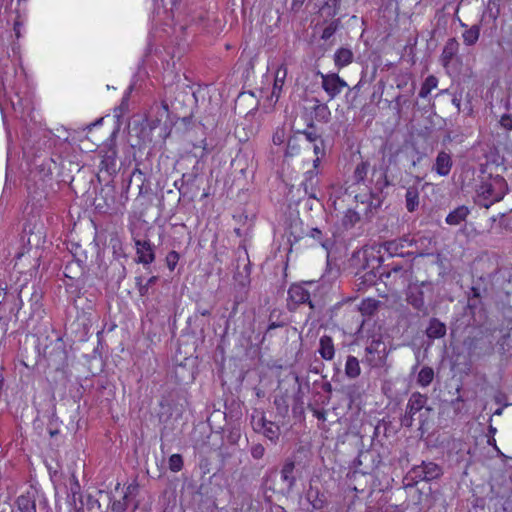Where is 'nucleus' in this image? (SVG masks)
Masks as SVG:
<instances>
[{"label": "nucleus", "mask_w": 512, "mask_h": 512, "mask_svg": "<svg viewBox=\"0 0 512 512\" xmlns=\"http://www.w3.org/2000/svg\"><path fill=\"white\" fill-rule=\"evenodd\" d=\"M431 238L405 234L397 239L385 241L383 247L390 256L424 257L430 255Z\"/></svg>", "instance_id": "f257e3e1"}, {"label": "nucleus", "mask_w": 512, "mask_h": 512, "mask_svg": "<svg viewBox=\"0 0 512 512\" xmlns=\"http://www.w3.org/2000/svg\"><path fill=\"white\" fill-rule=\"evenodd\" d=\"M508 191V185L504 177L500 175L485 176L476 187L478 204L489 208L492 204L499 202Z\"/></svg>", "instance_id": "f03ea898"}, {"label": "nucleus", "mask_w": 512, "mask_h": 512, "mask_svg": "<svg viewBox=\"0 0 512 512\" xmlns=\"http://www.w3.org/2000/svg\"><path fill=\"white\" fill-rule=\"evenodd\" d=\"M406 288V301L422 316L429 314L428 306L425 304V295L433 294V284L430 281L412 282L409 281Z\"/></svg>", "instance_id": "7ed1b4c3"}, {"label": "nucleus", "mask_w": 512, "mask_h": 512, "mask_svg": "<svg viewBox=\"0 0 512 512\" xmlns=\"http://www.w3.org/2000/svg\"><path fill=\"white\" fill-rule=\"evenodd\" d=\"M54 161L51 158H45L40 163L34 157V166H36V174L39 176V181H34V200L41 202L42 199L46 200L48 195L52 192L53 178L51 165Z\"/></svg>", "instance_id": "20e7f679"}, {"label": "nucleus", "mask_w": 512, "mask_h": 512, "mask_svg": "<svg viewBox=\"0 0 512 512\" xmlns=\"http://www.w3.org/2000/svg\"><path fill=\"white\" fill-rule=\"evenodd\" d=\"M463 345L470 357L491 355L494 351L490 335L483 330H479L475 334L467 336L463 341Z\"/></svg>", "instance_id": "39448f33"}, {"label": "nucleus", "mask_w": 512, "mask_h": 512, "mask_svg": "<svg viewBox=\"0 0 512 512\" xmlns=\"http://www.w3.org/2000/svg\"><path fill=\"white\" fill-rule=\"evenodd\" d=\"M14 374L19 377L23 385L29 386L32 381V368L29 365L28 351L20 348L14 365Z\"/></svg>", "instance_id": "423d86ee"}, {"label": "nucleus", "mask_w": 512, "mask_h": 512, "mask_svg": "<svg viewBox=\"0 0 512 512\" xmlns=\"http://www.w3.org/2000/svg\"><path fill=\"white\" fill-rule=\"evenodd\" d=\"M366 352V361L370 365H376V358L380 361L384 359L387 355V347L386 344L382 340L381 335H373L371 337L370 344L365 348Z\"/></svg>", "instance_id": "0eeeda50"}, {"label": "nucleus", "mask_w": 512, "mask_h": 512, "mask_svg": "<svg viewBox=\"0 0 512 512\" xmlns=\"http://www.w3.org/2000/svg\"><path fill=\"white\" fill-rule=\"evenodd\" d=\"M137 258L135 261L143 265H149L155 260V246L149 239L134 238Z\"/></svg>", "instance_id": "6e6552de"}, {"label": "nucleus", "mask_w": 512, "mask_h": 512, "mask_svg": "<svg viewBox=\"0 0 512 512\" xmlns=\"http://www.w3.org/2000/svg\"><path fill=\"white\" fill-rule=\"evenodd\" d=\"M322 88L328 94L330 99L335 98L343 88L347 87V83L339 77L338 74H322Z\"/></svg>", "instance_id": "1a4fd4ad"}, {"label": "nucleus", "mask_w": 512, "mask_h": 512, "mask_svg": "<svg viewBox=\"0 0 512 512\" xmlns=\"http://www.w3.org/2000/svg\"><path fill=\"white\" fill-rule=\"evenodd\" d=\"M296 464H297L296 455L288 457L284 461L281 471H280L281 480L286 484L287 493L292 492L296 485V481H297L296 476H295Z\"/></svg>", "instance_id": "9d476101"}, {"label": "nucleus", "mask_w": 512, "mask_h": 512, "mask_svg": "<svg viewBox=\"0 0 512 512\" xmlns=\"http://www.w3.org/2000/svg\"><path fill=\"white\" fill-rule=\"evenodd\" d=\"M428 396L425 394H421L419 392H413L408 399L406 410L407 414L415 416L417 413L421 412L423 409L426 412H431L432 408L427 406Z\"/></svg>", "instance_id": "9b49d317"}, {"label": "nucleus", "mask_w": 512, "mask_h": 512, "mask_svg": "<svg viewBox=\"0 0 512 512\" xmlns=\"http://www.w3.org/2000/svg\"><path fill=\"white\" fill-rule=\"evenodd\" d=\"M372 261L377 265H372L371 269L366 271L362 276L359 277L360 283L359 285L369 287L376 284L378 279L384 277V271H381L380 257L373 256Z\"/></svg>", "instance_id": "f8f14e48"}, {"label": "nucleus", "mask_w": 512, "mask_h": 512, "mask_svg": "<svg viewBox=\"0 0 512 512\" xmlns=\"http://www.w3.org/2000/svg\"><path fill=\"white\" fill-rule=\"evenodd\" d=\"M319 185L318 171L315 169L308 170L304 173V179L301 183V187L304 189L306 195L310 199L319 201L316 194V189Z\"/></svg>", "instance_id": "ddd939ff"}, {"label": "nucleus", "mask_w": 512, "mask_h": 512, "mask_svg": "<svg viewBox=\"0 0 512 512\" xmlns=\"http://www.w3.org/2000/svg\"><path fill=\"white\" fill-rule=\"evenodd\" d=\"M291 301L295 304L308 303L311 309L315 308L314 303L310 300V292L301 284H293L288 290Z\"/></svg>", "instance_id": "4468645a"}, {"label": "nucleus", "mask_w": 512, "mask_h": 512, "mask_svg": "<svg viewBox=\"0 0 512 512\" xmlns=\"http://www.w3.org/2000/svg\"><path fill=\"white\" fill-rule=\"evenodd\" d=\"M465 314L470 315V317H471V320L469 321V325H479L481 323L482 314H483L482 299L467 298Z\"/></svg>", "instance_id": "2eb2a0df"}, {"label": "nucleus", "mask_w": 512, "mask_h": 512, "mask_svg": "<svg viewBox=\"0 0 512 512\" xmlns=\"http://www.w3.org/2000/svg\"><path fill=\"white\" fill-rule=\"evenodd\" d=\"M306 499L311 504L313 510H322L327 506V497L319 488L309 486L306 493Z\"/></svg>", "instance_id": "dca6fc26"}, {"label": "nucleus", "mask_w": 512, "mask_h": 512, "mask_svg": "<svg viewBox=\"0 0 512 512\" xmlns=\"http://www.w3.org/2000/svg\"><path fill=\"white\" fill-rule=\"evenodd\" d=\"M452 165L453 161L451 155L445 151H441L436 157L433 170L440 176H447L451 171Z\"/></svg>", "instance_id": "f3484780"}, {"label": "nucleus", "mask_w": 512, "mask_h": 512, "mask_svg": "<svg viewBox=\"0 0 512 512\" xmlns=\"http://www.w3.org/2000/svg\"><path fill=\"white\" fill-rule=\"evenodd\" d=\"M413 271L411 269H404L402 266L395 265L389 271H384V277H394L395 282H399L400 285L405 286L411 281Z\"/></svg>", "instance_id": "a211bd4d"}, {"label": "nucleus", "mask_w": 512, "mask_h": 512, "mask_svg": "<svg viewBox=\"0 0 512 512\" xmlns=\"http://www.w3.org/2000/svg\"><path fill=\"white\" fill-rule=\"evenodd\" d=\"M42 344H38V352L39 354H42L43 357L47 359H51L55 355H60L63 353V344L61 342V339L55 336L53 339L50 340V344H45L43 347H41Z\"/></svg>", "instance_id": "6ab92c4d"}, {"label": "nucleus", "mask_w": 512, "mask_h": 512, "mask_svg": "<svg viewBox=\"0 0 512 512\" xmlns=\"http://www.w3.org/2000/svg\"><path fill=\"white\" fill-rule=\"evenodd\" d=\"M446 332L447 327L445 323L435 317L429 320V324L425 330L426 336L430 340L443 338L446 335Z\"/></svg>", "instance_id": "aec40b11"}, {"label": "nucleus", "mask_w": 512, "mask_h": 512, "mask_svg": "<svg viewBox=\"0 0 512 512\" xmlns=\"http://www.w3.org/2000/svg\"><path fill=\"white\" fill-rule=\"evenodd\" d=\"M470 214V209L465 205H460L452 210L445 219V222L451 226H457L465 222Z\"/></svg>", "instance_id": "412c9836"}, {"label": "nucleus", "mask_w": 512, "mask_h": 512, "mask_svg": "<svg viewBox=\"0 0 512 512\" xmlns=\"http://www.w3.org/2000/svg\"><path fill=\"white\" fill-rule=\"evenodd\" d=\"M311 101L314 103L312 107L314 115L313 121L316 120L318 122L328 123L331 119V111L329 107L326 104L321 103L317 98H313Z\"/></svg>", "instance_id": "4be33fe9"}, {"label": "nucleus", "mask_w": 512, "mask_h": 512, "mask_svg": "<svg viewBox=\"0 0 512 512\" xmlns=\"http://www.w3.org/2000/svg\"><path fill=\"white\" fill-rule=\"evenodd\" d=\"M458 50V41L455 38L448 39L441 53L443 66L447 67L449 65L452 59L457 55Z\"/></svg>", "instance_id": "5701e85b"}, {"label": "nucleus", "mask_w": 512, "mask_h": 512, "mask_svg": "<svg viewBox=\"0 0 512 512\" xmlns=\"http://www.w3.org/2000/svg\"><path fill=\"white\" fill-rule=\"evenodd\" d=\"M342 0H325L320 7L322 17L333 19L340 13Z\"/></svg>", "instance_id": "b1692460"}, {"label": "nucleus", "mask_w": 512, "mask_h": 512, "mask_svg": "<svg viewBox=\"0 0 512 512\" xmlns=\"http://www.w3.org/2000/svg\"><path fill=\"white\" fill-rule=\"evenodd\" d=\"M319 354L325 360H332L335 354L333 340L330 336L324 335L319 340Z\"/></svg>", "instance_id": "393cba45"}, {"label": "nucleus", "mask_w": 512, "mask_h": 512, "mask_svg": "<svg viewBox=\"0 0 512 512\" xmlns=\"http://www.w3.org/2000/svg\"><path fill=\"white\" fill-rule=\"evenodd\" d=\"M354 54L349 48H339L334 54V63L338 68L345 67L353 61Z\"/></svg>", "instance_id": "a878e982"}, {"label": "nucleus", "mask_w": 512, "mask_h": 512, "mask_svg": "<svg viewBox=\"0 0 512 512\" xmlns=\"http://www.w3.org/2000/svg\"><path fill=\"white\" fill-rule=\"evenodd\" d=\"M405 206L408 212H414L419 206V190L416 186H410L405 194Z\"/></svg>", "instance_id": "bb28decb"}, {"label": "nucleus", "mask_w": 512, "mask_h": 512, "mask_svg": "<svg viewBox=\"0 0 512 512\" xmlns=\"http://www.w3.org/2000/svg\"><path fill=\"white\" fill-rule=\"evenodd\" d=\"M116 158H117V150L114 144H110L103 155V159L101 161V165L105 167L107 171H115L116 170Z\"/></svg>", "instance_id": "cd10ccee"}, {"label": "nucleus", "mask_w": 512, "mask_h": 512, "mask_svg": "<svg viewBox=\"0 0 512 512\" xmlns=\"http://www.w3.org/2000/svg\"><path fill=\"white\" fill-rule=\"evenodd\" d=\"M423 469H424V474H423L424 481H427V482L437 479L443 474L442 468L434 462L423 461Z\"/></svg>", "instance_id": "c85d7f7f"}, {"label": "nucleus", "mask_w": 512, "mask_h": 512, "mask_svg": "<svg viewBox=\"0 0 512 512\" xmlns=\"http://www.w3.org/2000/svg\"><path fill=\"white\" fill-rule=\"evenodd\" d=\"M361 373V368H360V364H359V360L352 356V355H349L347 357V360H346V364H345V374L347 377L349 378H357Z\"/></svg>", "instance_id": "c756f323"}, {"label": "nucleus", "mask_w": 512, "mask_h": 512, "mask_svg": "<svg viewBox=\"0 0 512 512\" xmlns=\"http://www.w3.org/2000/svg\"><path fill=\"white\" fill-rule=\"evenodd\" d=\"M308 236L316 240L326 251H329L334 245V241L326 238L317 227L310 229Z\"/></svg>", "instance_id": "7c9ffc66"}, {"label": "nucleus", "mask_w": 512, "mask_h": 512, "mask_svg": "<svg viewBox=\"0 0 512 512\" xmlns=\"http://www.w3.org/2000/svg\"><path fill=\"white\" fill-rule=\"evenodd\" d=\"M294 133L304 135L306 140L311 143H315L321 138V135L317 132V128H316V125H315L313 119H311L308 122L306 129L296 130Z\"/></svg>", "instance_id": "2f4dec72"}, {"label": "nucleus", "mask_w": 512, "mask_h": 512, "mask_svg": "<svg viewBox=\"0 0 512 512\" xmlns=\"http://www.w3.org/2000/svg\"><path fill=\"white\" fill-rule=\"evenodd\" d=\"M262 433L272 443H276L280 436V427L274 422L268 421L267 424L262 423Z\"/></svg>", "instance_id": "473e14b6"}, {"label": "nucleus", "mask_w": 512, "mask_h": 512, "mask_svg": "<svg viewBox=\"0 0 512 512\" xmlns=\"http://www.w3.org/2000/svg\"><path fill=\"white\" fill-rule=\"evenodd\" d=\"M360 215L353 209H348L341 220V225L345 230L353 228L359 221Z\"/></svg>", "instance_id": "72a5a7b5"}, {"label": "nucleus", "mask_w": 512, "mask_h": 512, "mask_svg": "<svg viewBox=\"0 0 512 512\" xmlns=\"http://www.w3.org/2000/svg\"><path fill=\"white\" fill-rule=\"evenodd\" d=\"M481 27L479 24H475L471 26L469 29L465 30L463 33V41L467 46L474 45L480 36Z\"/></svg>", "instance_id": "f704fd0d"}, {"label": "nucleus", "mask_w": 512, "mask_h": 512, "mask_svg": "<svg viewBox=\"0 0 512 512\" xmlns=\"http://www.w3.org/2000/svg\"><path fill=\"white\" fill-rule=\"evenodd\" d=\"M369 167L370 164L368 161H361L359 164H357L353 173L355 183L359 184L365 182L369 171Z\"/></svg>", "instance_id": "c9c22d12"}, {"label": "nucleus", "mask_w": 512, "mask_h": 512, "mask_svg": "<svg viewBox=\"0 0 512 512\" xmlns=\"http://www.w3.org/2000/svg\"><path fill=\"white\" fill-rule=\"evenodd\" d=\"M281 313L273 310L269 315V325L265 331L264 337L270 334V332L276 328L284 327L287 325V322L284 320H279Z\"/></svg>", "instance_id": "e433bc0d"}, {"label": "nucleus", "mask_w": 512, "mask_h": 512, "mask_svg": "<svg viewBox=\"0 0 512 512\" xmlns=\"http://www.w3.org/2000/svg\"><path fill=\"white\" fill-rule=\"evenodd\" d=\"M434 378V370L429 366H424L418 373L417 382L423 387L431 384Z\"/></svg>", "instance_id": "4c0bfd02"}, {"label": "nucleus", "mask_w": 512, "mask_h": 512, "mask_svg": "<svg viewBox=\"0 0 512 512\" xmlns=\"http://www.w3.org/2000/svg\"><path fill=\"white\" fill-rule=\"evenodd\" d=\"M285 77H286V69L283 67L278 68L276 71L274 85H273V91H272V96H276L277 99L282 90Z\"/></svg>", "instance_id": "58836bf2"}, {"label": "nucleus", "mask_w": 512, "mask_h": 512, "mask_svg": "<svg viewBox=\"0 0 512 512\" xmlns=\"http://www.w3.org/2000/svg\"><path fill=\"white\" fill-rule=\"evenodd\" d=\"M437 84L438 79L434 75L428 76L420 88L419 97L426 98L431 90L437 87Z\"/></svg>", "instance_id": "ea45409f"}, {"label": "nucleus", "mask_w": 512, "mask_h": 512, "mask_svg": "<svg viewBox=\"0 0 512 512\" xmlns=\"http://www.w3.org/2000/svg\"><path fill=\"white\" fill-rule=\"evenodd\" d=\"M157 109V116L156 119L149 121V127L150 129H155L159 126L162 118L165 116H168V104L166 102H162L161 105L156 106Z\"/></svg>", "instance_id": "a19ab883"}, {"label": "nucleus", "mask_w": 512, "mask_h": 512, "mask_svg": "<svg viewBox=\"0 0 512 512\" xmlns=\"http://www.w3.org/2000/svg\"><path fill=\"white\" fill-rule=\"evenodd\" d=\"M340 23H341V21L339 18L331 19L329 21V23L326 25V27L323 29L321 39H323L325 41L330 39L336 33V31L339 29Z\"/></svg>", "instance_id": "79ce46f5"}, {"label": "nucleus", "mask_w": 512, "mask_h": 512, "mask_svg": "<svg viewBox=\"0 0 512 512\" xmlns=\"http://www.w3.org/2000/svg\"><path fill=\"white\" fill-rule=\"evenodd\" d=\"M390 185H392V183L389 181L386 172L382 171L380 172L379 177L375 181L374 189L377 193H382L383 190Z\"/></svg>", "instance_id": "37998d69"}, {"label": "nucleus", "mask_w": 512, "mask_h": 512, "mask_svg": "<svg viewBox=\"0 0 512 512\" xmlns=\"http://www.w3.org/2000/svg\"><path fill=\"white\" fill-rule=\"evenodd\" d=\"M183 468V458L180 454H173L169 458V469L173 472H179Z\"/></svg>", "instance_id": "c03bdc74"}, {"label": "nucleus", "mask_w": 512, "mask_h": 512, "mask_svg": "<svg viewBox=\"0 0 512 512\" xmlns=\"http://www.w3.org/2000/svg\"><path fill=\"white\" fill-rule=\"evenodd\" d=\"M486 293V288L480 285H473L466 292L467 298L483 299V295Z\"/></svg>", "instance_id": "a18cd8bd"}, {"label": "nucleus", "mask_w": 512, "mask_h": 512, "mask_svg": "<svg viewBox=\"0 0 512 512\" xmlns=\"http://www.w3.org/2000/svg\"><path fill=\"white\" fill-rule=\"evenodd\" d=\"M501 0H488L489 17L496 20L500 15Z\"/></svg>", "instance_id": "49530a36"}, {"label": "nucleus", "mask_w": 512, "mask_h": 512, "mask_svg": "<svg viewBox=\"0 0 512 512\" xmlns=\"http://www.w3.org/2000/svg\"><path fill=\"white\" fill-rule=\"evenodd\" d=\"M197 177V174L196 173H184L182 175V178L180 180L181 182V186H178V181L175 182V187L179 190V192L181 193L182 191V188L184 185H191L194 183L195 179Z\"/></svg>", "instance_id": "de8ad7c7"}, {"label": "nucleus", "mask_w": 512, "mask_h": 512, "mask_svg": "<svg viewBox=\"0 0 512 512\" xmlns=\"http://www.w3.org/2000/svg\"><path fill=\"white\" fill-rule=\"evenodd\" d=\"M17 505L20 510V512H31L32 510V502L30 499L24 495L18 497L17 499Z\"/></svg>", "instance_id": "09e8293b"}, {"label": "nucleus", "mask_w": 512, "mask_h": 512, "mask_svg": "<svg viewBox=\"0 0 512 512\" xmlns=\"http://www.w3.org/2000/svg\"><path fill=\"white\" fill-rule=\"evenodd\" d=\"M180 255L178 252L172 250L166 256V265L170 271H173L179 261Z\"/></svg>", "instance_id": "8fccbe9b"}, {"label": "nucleus", "mask_w": 512, "mask_h": 512, "mask_svg": "<svg viewBox=\"0 0 512 512\" xmlns=\"http://www.w3.org/2000/svg\"><path fill=\"white\" fill-rule=\"evenodd\" d=\"M131 499H124V496L120 500H114L111 506L112 511L114 512H123L128 507Z\"/></svg>", "instance_id": "3c124183"}, {"label": "nucleus", "mask_w": 512, "mask_h": 512, "mask_svg": "<svg viewBox=\"0 0 512 512\" xmlns=\"http://www.w3.org/2000/svg\"><path fill=\"white\" fill-rule=\"evenodd\" d=\"M139 492V485L134 482V483H131L129 484L127 487H126V491L124 492V499H133L137 496Z\"/></svg>", "instance_id": "603ef678"}, {"label": "nucleus", "mask_w": 512, "mask_h": 512, "mask_svg": "<svg viewBox=\"0 0 512 512\" xmlns=\"http://www.w3.org/2000/svg\"><path fill=\"white\" fill-rule=\"evenodd\" d=\"M250 452H251V456L256 459V460H259L261 459L263 456H264V453H265V448L262 444L260 443H257V444H253L251 446V449H250Z\"/></svg>", "instance_id": "864d4df0"}, {"label": "nucleus", "mask_w": 512, "mask_h": 512, "mask_svg": "<svg viewBox=\"0 0 512 512\" xmlns=\"http://www.w3.org/2000/svg\"><path fill=\"white\" fill-rule=\"evenodd\" d=\"M499 124L500 126L507 130V131H511L512 130V114H503L499 120Z\"/></svg>", "instance_id": "5fc2aeb1"}, {"label": "nucleus", "mask_w": 512, "mask_h": 512, "mask_svg": "<svg viewBox=\"0 0 512 512\" xmlns=\"http://www.w3.org/2000/svg\"><path fill=\"white\" fill-rule=\"evenodd\" d=\"M158 281V277L157 276H152L150 277L147 282L143 285V287H140V295L141 296H145L148 294V291H149V288L153 285L156 284V282Z\"/></svg>", "instance_id": "6e6d98bb"}, {"label": "nucleus", "mask_w": 512, "mask_h": 512, "mask_svg": "<svg viewBox=\"0 0 512 512\" xmlns=\"http://www.w3.org/2000/svg\"><path fill=\"white\" fill-rule=\"evenodd\" d=\"M380 193H377V192H371L370 193V198H371V201L369 202V208L372 209H377L380 207L381 203H382V200L379 196Z\"/></svg>", "instance_id": "4d7b16f0"}, {"label": "nucleus", "mask_w": 512, "mask_h": 512, "mask_svg": "<svg viewBox=\"0 0 512 512\" xmlns=\"http://www.w3.org/2000/svg\"><path fill=\"white\" fill-rule=\"evenodd\" d=\"M272 140L275 145H281L285 140V130L283 128L277 129Z\"/></svg>", "instance_id": "13d9d810"}, {"label": "nucleus", "mask_w": 512, "mask_h": 512, "mask_svg": "<svg viewBox=\"0 0 512 512\" xmlns=\"http://www.w3.org/2000/svg\"><path fill=\"white\" fill-rule=\"evenodd\" d=\"M313 151L316 156H323L325 155V146H324V140L322 137L314 143L313 145Z\"/></svg>", "instance_id": "bf43d9fd"}, {"label": "nucleus", "mask_w": 512, "mask_h": 512, "mask_svg": "<svg viewBox=\"0 0 512 512\" xmlns=\"http://www.w3.org/2000/svg\"><path fill=\"white\" fill-rule=\"evenodd\" d=\"M410 474L413 475L414 479H418V480H423L424 481V477H423V474H424L423 463L421 465L414 466L411 469Z\"/></svg>", "instance_id": "052dcab7"}, {"label": "nucleus", "mask_w": 512, "mask_h": 512, "mask_svg": "<svg viewBox=\"0 0 512 512\" xmlns=\"http://www.w3.org/2000/svg\"><path fill=\"white\" fill-rule=\"evenodd\" d=\"M274 404L281 413H286L288 411V405L283 397L275 398Z\"/></svg>", "instance_id": "680f3d73"}, {"label": "nucleus", "mask_w": 512, "mask_h": 512, "mask_svg": "<svg viewBox=\"0 0 512 512\" xmlns=\"http://www.w3.org/2000/svg\"><path fill=\"white\" fill-rule=\"evenodd\" d=\"M211 311V306H203L201 303H197L196 314H199L201 316H210Z\"/></svg>", "instance_id": "e2e57ef3"}, {"label": "nucleus", "mask_w": 512, "mask_h": 512, "mask_svg": "<svg viewBox=\"0 0 512 512\" xmlns=\"http://www.w3.org/2000/svg\"><path fill=\"white\" fill-rule=\"evenodd\" d=\"M464 402V399L461 395H459L456 399L451 401V406L454 409L455 414H459L462 411L461 404Z\"/></svg>", "instance_id": "0e129e2a"}, {"label": "nucleus", "mask_w": 512, "mask_h": 512, "mask_svg": "<svg viewBox=\"0 0 512 512\" xmlns=\"http://www.w3.org/2000/svg\"><path fill=\"white\" fill-rule=\"evenodd\" d=\"M413 422L414 416L407 414V412H405V414L401 418V425L406 428H411L413 426Z\"/></svg>", "instance_id": "69168bd1"}, {"label": "nucleus", "mask_w": 512, "mask_h": 512, "mask_svg": "<svg viewBox=\"0 0 512 512\" xmlns=\"http://www.w3.org/2000/svg\"><path fill=\"white\" fill-rule=\"evenodd\" d=\"M86 505H87L89 510H92L94 507H97L98 509H100L99 500L95 499L91 495H87V497H86Z\"/></svg>", "instance_id": "338daca9"}, {"label": "nucleus", "mask_w": 512, "mask_h": 512, "mask_svg": "<svg viewBox=\"0 0 512 512\" xmlns=\"http://www.w3.org/2000/svg\"><path fill=\"white\" fill-rule=\"evenodd\" d=\"M502 315L506 320H508L509 322H512V306H510V305L503 306Z\"/></svg>", "instance_id": "774afa93"}]
</instances>
